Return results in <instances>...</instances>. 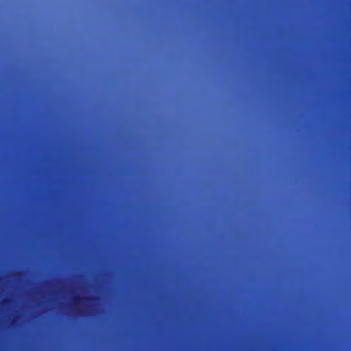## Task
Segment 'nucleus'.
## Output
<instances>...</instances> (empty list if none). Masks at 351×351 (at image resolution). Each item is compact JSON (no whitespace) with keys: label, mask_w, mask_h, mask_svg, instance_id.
Wrapping results in <instances>:
<instances>
[{"label":"nucleus","mask_w":351,"mask_h":351,"mask_svg":"<svg viewBox=\"0 0 351 351\" xmlns=\"http://www.w3.org/2000/svg\"><path fill=\"white\" fill-rule=\"evenodd\" d=\"M83 299V298H82L81 296L80 295H76L73 298V300L75 304H77L79 303Z\"/></svg>","instance_id":"1"}]
</instances>
